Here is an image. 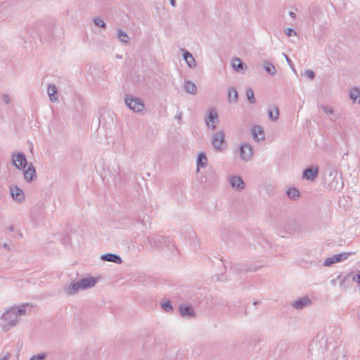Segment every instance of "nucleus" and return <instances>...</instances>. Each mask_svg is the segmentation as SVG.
<instances>
[{
    "mask_svg": "<svg viewBox=\"0 0 360 360\" xmlns=\"http://www.w3.org/2000/svg\"><path fill=\"white\" fill-rule=\"evenodd\" d=\"M229 183L231 186L238 191L243 190L245 185L241 176L235 175L230 176Z\"/></svg>",
    "mask_w": 360,
    "mask_h": 360,
    "instance_id": "17",
    "label": "nucleus"
},
{
    "mask_svg": "<svg viewBox=\"0 0 360 360\" xmlns=\"http://www.w3.org/2000/svg\"><path fill=\"white\" fill-rule=\"evenodd\" d=\"M286 195L290 199H295L300 196V192L297 188L292 187L286 191Z\"/></svg>",
    "mask_w": 360,
    "mask_h": 360,
    "instance_id": "34",
    "label": "nucleus"
},
{
    "mask_svg": "<svg viewBox=\"0 0 360 360\" xmlns=\"http://www.w3.org/2000/svg\"><path fill=\"white\" fill-rule=\"evenodd\" d=\"M99 114V127L111 129L115 125L114 117L115 115L114 112L109 110H103L100 111Z\"/></svg>",
    "mask_w": 360,
    "mask_h": 360,
    "instance_id": "7",
    "label": "nucleus"
},
{
    "mask_svg": "<svg viewBox=\"0 0 360 360\" xmlns=\"http://www.w3.org/2000/svg\"><path fill=\"white\" fill-rule=\"evenodd\" d=\"M2 100L7 105L9 104L10 102H11L10 97L8 95H6V94L2 96Z\"/></svg>",
    "mask_w": 360,
    "mask_h": 360,
    "instance_id": "47",
    "label": "nucleus"
},
{
    "mask_svg": "<svg viewBox=\"0 0 360 360\" xmlns=\"http://www.w3.org/2000/svg\"><path fill=\"white\" fill-rule=\"evenodd\" d=\"M222 231L221 238L224 243L229 244L232 243L233 245L238 248H245L247 245L246 239L241 235V233L234 229H229L228 232Z\"/></svg>",
    "mask_w": 360,
    "mask_h": 360,
    "instance_id": "5",
    "label": "nucleus"
},
{
    "mask_svg": "<svg viewBox=\"0 0 360 360\" xmlns=\"http://www.w3.org/2000/svg\"><path fill=\"white\" fill-rule=\"evenodd\" d=\"M147 240L150 247L157 250H167L173 252L175 250V246L173 240L169 237H165L160 234H154L147 237Z\"/></svg>",
    "mask_w": 360,
    "mask_h": 360,
    "instance_id": "4",
    "label": "nucleus"
},
{
    "mask_svg": "<svg viewBox=\"0 0 360 360\" xmlns=\"http://www.w3.org/2000/svg\"><path fill=\"white\" fill-rule=\"evenodd\" d=\"M47 354L44 352L37 354L36 355H33L30 360H45L46 358Z\"/></svg>",
    "mask_w": 360,
    "mask_h": 360,
    "instance_id": "41",
    "label": "nucleus"
},
{
    "mask_svg": "<svg viewBox=\"0 0 360 360\" xmlns=\"http://www.w3.org/2000/svg\"><path fill=\"white\" fill-rule=\"evenodd\" d=\"M10 194L13 200L19 203L24 202L25 200L23 191L17 185L10 187Z\"/></svg>",
    "mask_w": 360,
    "mask_h": 360,
    "instance_id": "13",
    "label": "nucleus"
},
{
    "mask_svg": "<svg viewBox=\"0 0 360 360\" xmlns=\"http://www.w3.org/2000/svg\"><path fill=\"white\" fill-rule=\"evenodd\" d=\"M94 23L98 27L105 29L107 27L106 23L100 17H96L93 19Z\"/></svg>",
    "mask_w": 360,
    "mask_h": 360,
    "instance_id": "39",
    "label": "nucleus"
},
{
    "mask_svg": "<svg viewBox=\"0 0 360 360\" xmlns=\"http://www.w3.org/2000/svg\"><path fill=\"white\" fill-rule=\"evenodd\" d=\"M169 3L172 7H176V0H169Z\"/></svg>",
    "mask_w": 360,
    "mask_h": 360,
    "instance_id": "51",
    "label": "nucleus"
},
{
    "mask_svg": "<svg viewBox=\"0 0 360 360\" xmlns=\"http://www.w3.org/2000/svg\"><path fill=\"white\" fill-rule=\"evenodd\" d=\"M70 237L68 236H65L63 238V243H70Z\"/></svg>",
    "mask_w": 360,
    "mask_h": 360,
    "instance_id": "49",
    "label": "nucleus"
},
{
    "mask_svg": "<svg viewBox=\"0 0 360 360\" xmlns=\"http://www.w3.org/2000/svg\"><path fill=\"white\" fill-rule=\"evenodd\" d=\"M224 269H226V266L225 265V264L224 263V262L222 260H221Z\"/></svg>",
    "mask_w": 360,
    "mask_h": 360,
    "instance_id": "56",
    "label": "nucleus"
},
{
    "mask_svg": "<svg viewBox=\"0 0 360 360\" xmlns=\"http://www.w3.org/2000/svg\"><path fill=\"white\" fill-rule=\"evenodd\" d=\"M263 68L268 74H269L271 76L275 75L276 73L274 65L269 60L264 61Z\"/></svg>",
    "mask_w": 360,
    "mask_h": 360,
    "instance_id": "31",
    "label": "nucleus"
},
{
    "mask_svg": "<svg viewBox=\"0 0 360 360\" xmlns=\"http://www.w3.org/2000/svg\"><path fill=\"white\" fill-rule=\"evenodd\" d=\"M82 290V288L79 285V281H72L68 285H66L64 288V291L70 295H75L77 293L79 290Z\"/></svg>",
    "mask_w": 360,
    "mask_h": 360,
    "instance_id": "20",
    "label": "nucleus"
},
{
    "mask_svg": "<svg viewBox=\"0 0 360 360\" xmlns=\"http://www.w3.org/2000/svg\"><path fill=\"white\" fill-rule=\"evenodd\" d=\"M10 4L7 2H2L0 4V14H4V16L7 15V10L9 9Z\"/></svg>",
    "mask_w": 360,
    "mask_h": 360,
    "instance_id": "40",
    "label": "nucleus"
},
{
    "mask_svg": "<svg viewBox=\"0 0 360 360\" xmlns=\"http://www.w3.org/2000/svg\"><path fill=\"white\" fill-rule=\"evenodd\" d=\"M3 247L6 249L7 250H11V248H10V246L7 243H4L3 244Z\"/></svg>",
    "mask_w": 360,
    "mask_h": 360,
    "instance_id": "54",
    "label": "nucleus"
},
{
    "mask_svg": "<svg viewBox=\"0 0 360 360\" xmlns=\"http://www.w3.org/2000/svg\"><path fill=\"white\" fill-rule=\"evenodd\" d=\"M349 98L353 101V103H356L357 99L359 98L358 103H360V89L358 87H354L349 91Z\"/></svg>",
    "mask_w": 360,
    "mask_h": 360,
    "instance_id": "32",
    "label": "nucleus"
},
{
    "mask_svg": "<svg viewBox=\"0 0 360 360\" xmlns=\"http://www.w3.org/2000/svg\"><path fill=\"white\" fill-rule=\"evenodd\" d=\"M26 306H28V304H23L21 306H13L6 310L1 316V319L6 323L2 326L3 331L7 332L18 324V317L26 314Z\"/></svg>",
    "mask_w": 360,
    "mask_h": 360,
    "instance_id": "2",
    "label": "nucleus"
},
{
    "mask_svg": "<svg viewBox=\"0 0 360 360\" xmlns=\"http://www.w3.org/2000/svg\"><path fill=\"white\" fill-rule=\"evenodd\" d=\"M96 4L102 11H107L108 9V2L107 1L103 6L101 4V1H97Z\"/></svg>",
    "mask_w": 360,
    "mask_h": 360,
    "instance_id": "46",
    "label": "nucleus"
},
{
    "mask_svg": "<svg viewBox=\"0 0 360 360\" xmlns=\"http://www.w3.org/2000/svg\"><path fill=\"white\" fill-rule=\"evenodd\" d=\"M352 252H342L337 255H333L335 261L336 263L341 262L345 261L348 258V257L352 255Z\"/></svg>",
    "mask_w": 360,
    "mask_h": 360,
    "instance_id": "36",
    "label": "nucleus"
},
{
    "mask_svg": "<svg viewBox=\"0 0 360 360\" xmlns=\"http://www.w3.org/2000/svg\"><path fill=\"white\" fill-rule=\"evenodd\" d=\"M53 22L40 21L32 25L29 32L32 38L39 37L50 41L53 37Z\"/></svg>",
    "mask_w": 360,
    "mask_h": 360,
    "instance_id": "3",
    "label": "nucleus"
},
{
    "mask_svg": "<svg viewBox=\"0 0 360 360\" xmlns=\"http://www.w3.org/2000/svg\"><path fill=\"white\" fill-rule=\"evenodd\" d=\"M352 280L353 281H355L360 285V274H355L354 276L352 275H348L347 276H345L343 279L340 281V286H342L344 288H346L345 283L347 281H350V280Z\"/></svg>",
    "mask_w": 360,
    "mask_h": 360,
    "instance_id": "28",
    "label": "nucleus"
},
{
    "mask_svg": "<svg viewBox=\"0 0 360 360\" xmlns=\"http://www.w3.org/2000/svg\"><path fill=\"white\" fill-rule=\"evenodd\" d=\"M231 269L236 271H255L257 268H253L252 266H247V265H243L241 264H235L231 266Z\"/></svg>",
    "mask_w": 360,
    "mask_h": 360,
    "instance_id": "27",
    "label": "nucleus"
},
{
    "mask_svg": "<svg viewBox=\"0 0 360 360\" xmlns=\"http://www.w3.org/2000/svg\"><path fill=\"white\" fill-rule=\"evenodd\" d=\"M125 104L132 111L143 114L145 111L143 101L139 97L131 95L125 96Z\"/></svg>",
    "mask_w": 360,
    "mask_h": 360,
    "instance_id": "6",
    "label": "nucleus"
},
{
    "mask_svg": "<svg viewBox=\"0 0 360 360\" xmlns=\"http://www.w3.org/2000/svg\"><path fill=\"white\" fill-rule=\"evenodd\" d=\"M245 94L247 99L250 104L256 103L257 101L255 97L254 91L251 88L247 89Z\"/></svg>",
    "mask_w": 360,
    "mask_h": 360,
    "instance_id": "38",
    "label": "nucleus"
},
{
    "mask_svg": "<svg viewBox=\"0 0 360 360\" xmlns=\"http://www.w3.org/2000/svg\"><path fill=\"white\" fill-rule=\"evenodd\" d=\"M22 171H23V177L27 183H32L37 179V171L32 162H30Z\"/></svg>",
    "mask_w": 360,
    "mask_h": 360,
    "instance_id": "11",
    "label": "nucleus"
},
{
    "mask_svg": "<svg viewBox=\"0 0 360 360\" xmlns=\"http://www.w3.org/2000/svg\"><path fill=\"white\" fill-rule=\"evenodd\" d=\"M47 93L51 102L58 101V89L54 84H49L48 85Z\"/></svg>",
    "mask_w": 360,
    "mask_h": 360,
    "instance_id": "24",
    "label": "nucleus"
},
{
    "mask_svg": "<svg viewBox=\"0 0 360 360\" xmlns=\"http://www.w3.org/2000/svg\"><path fill=\"white\" fill-rule=\"evenodd\" d=\"M12 163L18 170L24 169L29 163L23 152H15L12 154Z\"/></svg>",
    "mask_w": 360,
    "mask_h": 360,
    "instance_id": "8",
    "label": "nucleus"
},
{
    "mask_svg": "<svg viewBox=\"0 0 360 360\" xmlns=\"http://www.w3.org/2000/svg\"><path fill=\"white\" fill-rule=\"evenodd\" d=\"M9 357H10V354L8 353L6 355L0 358V360H8Z\"/></svg>",
    "mask_w": 360,
    "mask_h": 360,
    "instance_id": "50",
    "label": "nucleus"
},
{
    "mask_svg": "<svg viewBox=\"0 0 360 360\" xmlns=\"http://www.w3.org/2000/svg\"><path fill=\"white\" fill-rule=\"evenodd\" d=\"M323 183L326 188L334 191H340L344 186L341 174L330 165H328L323 169Z\"/></svg>",
    "mask_w": 360,
    "mask_h": 360,
    "instance_id": "1",
    "label": "nucleus"
},
{
    "mask_svg": "<svg viewBox=\"0 0 360 360\" xmlns=\"http://www.w3.org/2000/svg\"><path fill=\"white\" fill-rule=\"evenodd\" d=\"M183 57L185 60L187 65L191 68H193L196 65V61L193 56V55L187 50L183 49Z\"/></svg>",
    "mask_w": 360,
    "mask_h": 360,
    "instance_id": "23",
    "label": "nucleus"
},
{
    "mask_svg": "<svg viewBox=\"0 0 360 360\" xmlns=\"http://www.w3.org/2000/svg\"><path fill=\"white\" fill-rule=\"evenodd\" d=\"M212 143L217 151H221L226 146L225 133L223 130H220L213 134Z\"/></svg>",
    "mask_w": 360,
    "mask_h": 360,
    "instance_id": "9",
    "label": "nucleus"
},
{
    "mask_svg": "<svg viewBox=\"0 0 360 360\" xmlns=\"http://www.w3.org/2000/svg\"><path fill=\"white\" fill-rule=\"evenodd\" d=\"M218 122L219 117L217 112L213 108L210 109L207 116L205 118V122L207 127L211 129L214 130L217 128V126L214 124Z\"/></svg>",
    "mask_w": 360,
    "mask_h": 360,
    "instance_id": "14",
    "label": "nucleus"
},
{
    "mask_svg": "<svg viewBox=\"0 0 360 360\" xmlns=\"http://www.w3.org/2000/svg\"><path fill=\"white\" fill-rule=\"evenodd\" d=\"M117 37L123 43L127 44L129 42V37L127 32L122 30L121 29L117 31Z\"/></svg>",
    "mask_w": 360,
    "mask_h": 360,
    "instance_id": "37",
    "label": "nucleus"
},
{
    "mask_svg": "<svg viewBox=\"0 0 360 360\" xmlns=\"http://www.w3.org/2000/svg\"><path fill=\"white\" fill-rule=\"evenodd\" d=\"M240 158L245 162L249 161L252 156V147L249 143H242L238 148Z\"/></svg>",
    "mask_w": 360,
    "mask_h": 360,
    "instance_id": "10",
    "label": "nucleus"
},
{
    "mask_svg": "<svg viewBox=\"0 0 360 360\" xmlns=\"http://www.w3.org/2000/svg\"><path fill=\"white\" fill-rule=\"evenodd\" d=\"M319 176V168L317 166H309L302 172V178L310 181H315Z\"/></svg>",
    "mask_w": 360,
    "mask_h": 360,
    "instance_id": "12",
    "label": "nucleus"
},
{
    "mask_svg": "<svg viewBox=\"0 0 360 360\" xmlns=\"http://www.w3.org/2000/svg\"><path fill=\"white\" fill-rule=\"evenodd\" d=\"M228 99L231 103L238 102V92L235 87H230L228 91Z\"/></svg>",
    "mask_w": 360,
    "mask_h": 360,
    "instance_id": "30",
    "label": "nucleus"
},
{
    "mask_svg": "<svg viewBox=\"0 0 360 360\" xmlns=\"http://www.w3.org/2000/svg\"><path fill=\"white\" fill-rule=\"evenodd\" d=\"M231 67L237 72H241L246 69L247 65L238 58H235L231 61Z\"/></svg>",
    "mask_w": 360,
    "mask_h": 360,
    "instance_id": "25",
    "label": "nucleus"
},
{
    "mask_svg": "<svg viewBox=\"0 0 360 360\" xmlns=\"http://www.w3.org/2000/svg\"><path fill=\"white\" fill-rule=\"evenodd\" d=\"M259 303V301H255V302H253V304L255 305V306L257 305Z\"/></svg>",
    "mask_w": 360,
    "mask_h": 360,
    "instance_id": "55",
    "label": "nucleus"
},
{
    "mask_svg": "<svg viewBox=\"0 0 360 360\" xmlns=\"http://www.w3.org/2000/svg\"><path fill=\"white\" fill-rule=\"evenodd\" d=\"M283 56L285 57L286 61L288 62L290 67L292 69L293 63H292V60H290V58L285 53H283Z\"/></svg>",
    "mask_w": 360,
    "mask_h": 360,
    "instance_id": "48",
    "label": "nucleus"
},
{
    "mask_svg": "<svg viewBox=\"0 0 360 360\" xmlns=\"http://www.w3.org/2000/svg\"><path fill=\"white\" fill-rule=\"evenodd\" d=\"M304 75L308 77L310 80H314L316 76L315 72L311 70H306L304 71Z\"/></svg>",
    "mask_w": 360,
    "mask_h": 360,
    "instance_id": "43",
    "label": "nucleus"
},
{
    "mask_svg": "<svg viewBox=\"0 0 360 360\" xmlns=\"http://www.w3.org/2000/svg\"><path fill=\"white\" fill-rule=\"evenodd\" d=\"M82 290H86L94 287L98 282V278L93 276L82 278L79 281Z\"/></svg>",
    "mask_w": 360,
    "mask_h": 360,
    "instance_id": "16",
    "label": "nucleus"
},
{
    "mask_svg": "<svg viewBox=\"0 0 360 360\" xmlns=\"http://www.w3.org/2000/svg\"><path fill=\"white\" fill-rule=\"evenodd\" d=\"M284 32H285V34L288 37H291V36H293V35H296L295 30L293 28H291V27H288L286 30H285Z\"/></svg>",
    "mask_w": 360,
    "mask_h": 360,
    "instance_id": "45",
    "label": "nucleus"
},
{
    "mask_svg": "<svg viewBox=\"0 0 360 360\" xmlns=\"http://www.w3.org/2000/svg\"><path fill=\"white\" fill-rule=\"evenodd\" d=\"M184 90L190 94L195 95L196 94L198 90L197 86L193 82L190 80L185 81L184 83Z\"/></svg>",
    "mask_w": 360,
    "mask_h": 360,
    "instance_id": "26",
    "label": "nucleus"
},
{
    "mask_svg": "<svg viewBox=\"0 0 360 360\" xmlns=\"http://www.w3.org/2000/svg\"><path fill=\"white\" fill-rule=\"evenodd\" d=\"M321 11L315 6L309 7V16L312 23H315L320 20Z\"/></svg>",
    "mask_w": 360,
    "mask_h": 360,
    "instance_id": "22",
    "label": "nucleus"
},
{
    "mask_svg": "<svg viewBox=\"0 0 360 360\" xmlns=\"http://www.w3.org/2000/svg\"><path fill=\"white\" fill-rule=\"evenodd\" d=\"M101 259L105 262H113L117 264H120L122 263V259L120 255L111 252H108L101 255Z\"/></svg>",
    "mask_w": 360,
    "mask_h": 360,
    "instance_id": "18",
    "label": "nucleus"
},
{
    "mask_svg": "<svg viewBox=\"0 0 360 360\" xmlns=\"http://www.w3.org/2000/svg\"><path fill=\"white\" fill-rule=\"evenodd\" d=\"M311 300L307 297L304 296L295 300L292 303V306L296 309H302L310 304H311Z\"/></svg>",
    "mask_w": 360,
    "mask_h": 360,
    "instance_id": "19",
    "label": "nucleus"
},
{
    "mask_svg": "<svg viewBox=\"0 0 360 360\" xmlns=\"http://www.w3.org/2000/svg\"><path fill=\"white\" fill-rule=\"evenodd\" d=\"M252 135L253 139L257 141L265 139L264 129L259 125H255L252 128Z\"/></svg>",
    "mask_w": 360,
    "mask_h": 360,
    "instance_id": "21",
    "label": "nucleus"
},
{
    "mask_svg": "<svg viewBox=\"0 0 360 360\" xmlns=\"http://www.w3.org/2000/svg\"><path fill=\"white\" fill-rule=\"evenodd\" d=\"M335 259H334V257L332 256L330 257H328V258H326L323 262V265L325 266H330L331 265H333V264H335Z\"/></svg>",
    "mask_w": 360,
    "mask_h": 360,
    "instance_id": "42",
    "label": "nucleus"
},
{
    "mask_svg": "<svg viewBox=\"0 0 360 360\" xmlns=\"http://www.w3.org/2000/svg\"><path fill=\"white\" fill-rule=\"evenodd\" d=\"M7 229L10 231H14L15 227L13 225H10L8 226Z\"/></svg>",
    "mask_w": 360,
    "mask_h": 360,
    "instance_id": "52",
    "label": "nucleus"
},
{
    "mask_svg": "<svg viewBox=\"0 0 360 360\" xmlns=\"http://www.w3.org/2000/svg\"><path fill=\"white\" fill-rule=\"evenodd\" d=\"M162 309L166 312H172L174 311L173 306L170 300L165 299L162 300L160 303Z\"/></svg>",
    "mask_w": 360,
    "mask_h": 360,
    "instance_id": "33",
    "label": "nucleus"
},
{
    "mask_svg": "<svg viewBox=\"0 0 360 360\" xmlns=\"http://www.w3.org/2000/svg\"><path fill=\"white\" fill-rule=\"evenodd\" d=\"M179 311L184 318L191 319L195 316V312L191 304H180L179 306Z\"/></svg>",
    "mask_w": 360,
    "mask_h": 360,
    "instance_id": "15",
    "label": "nucleus"
},
{
    "mask_svg": "<svg viewBox=\"0 0 360 360\" xmlns=\"http://www.w3.org/2000/svg\"><path fill=\"white\" fill-rule=\"evenodd\" d=\"M321 109L327 114L333 115L334 113V110L331 107L322 105Z\"/></svg>",
    "mask_w": 360,
    "mask_h": 360,
    "instance_id": "44",
    "label": "nucleus"
},
{
    "mask_svg": "<svg viewBox=\"0 0 360 360\" xmlns=\"http://www.w3.org/2000/svg\"><path fill=\"white\" fill-rule=\"evenodd\" d=\"M289 15L291 18H296V14L293 11H290L289 12Z\"/></svg>",
    "mask_w": 360,
    "mask_h": 360,
    "instance_id": "53",
    "label": "nucleus"
},
{
    "mask_svg": "<svg viewBox=\"0 0 360 360\" xmlns=\"http://www.w3.org/2000/svg\"><path fill=\"white\" fill-rule=\"evenodd\" d=\"M268 115L271 120L276 121L278 119L279 116V110L278 107L275 106L274 110L269 109Z\"/></svg>",
    "mask_w": 360,
    "mask_h": 360,
    "instance_id": "35",
    "label": "nucleus"
},
{
    "mask_svg": "<svg viewBox=\"0 0 360 360\" xmlns=\"http://www.w3.org/2000/svg\"><path fill=\"white\" fill-rule=\"evenodd\" d=\"M207 156L206 154L204 152H201L198 154L197 160H196V165L198 168H205L207 166Z\"/></svg>",
    "mask_w": 360,
    "mask_h": 360,
    "instance_id": "29",
    "label": "nucleus"
}]
</instances>
